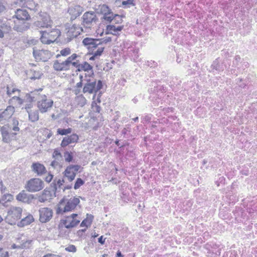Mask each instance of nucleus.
<instances>
[{
  "label": "nucleus",
  "mask_w": 257,
  "mask_h": 257,
  "mask_svg": "<svg viewBox=\"0 0 257 257\" xmlns=\"http://www.w3.org/2000/svg\"><path fill=\"white\" fill-rule=\"evenodd\" d=\"M53 100L46 95L40 96L37 101V107L39 111L42 113H46L50 111L53 105Z\"/></svg>",
  "instance_id": "obj_3"
},
{
  "label": "nucleus",
  "mask_w": 257,
  "mask_h": 257,
  "mask_svg": "<svg viewBox=\"0 0 257 257\" xmlns=\"http://www.w3.org/2000/svg\"><path fill=\"white\" fill-rule=\"evenodd\" d=\"M95 51L91 52V53H93L97 57L101 56L104 49V47L102 45H99Z\"/></svg>",
  "instance_id": "obj_40"
},
{
  "label": "nucleus",
  "mask_w": 257,
  "mask_h": 257,
  "mask_svg": "<svg viewBox=\"0 0 257 257\" xmlns=\"http://www.w3.org/2000/svg\"><path fill=\"white\" fill-rule=\"evenodd\" d=\"M65 160L67 162H70L72 161L73 156L72 154L68 152H66L64 153Z\"/></svg>",
  "instance_id": "obj_45"
},
{
  "label": "nucleus",
  "mask_w": 257,
  "mask_h": 257,
  "mask_svg": "<svg viewBox=\"0 0 257 257\" xmlns=\"http://www.w3.org/2000/svg\"><path fill=\"white\" fill-rule=\"evenodd\" d=\"M21 90L17 88L11 89L9 87H7V94L10 97L12 94H15L9 100V103L10 105H15L16 106H20L23 103V99L20 97Z\"/></svg>",
  "instance_id": "obj_6"
},
{
  "label": "nucleus",
  "mask_w": 257,
  "mask_h": 257,
  "mask_svg": "<svg viewBox=\"0 0 257 257\" xmlns=\"http://www.w3.org/2000/svg\"><path fill=\"white\" fill-rule=\"evenodd\" d=\"M65 250L69 252H75L77 249L75 245L71 244L66 247Z\"/></svg>",
  "instance_id": "obj_48"
},
{
  "label": "nucleus",
  "mask_w": 257,
  "mask_h": 257,
  "mask_svg": "<svg viewBox=\"0 0 257 257\" xmlns=\"http://www.w3.org/2000/svg\"><path fill=\"white\" fill-rule=\"evenodd\" d=\"M123 28V26H115L114 25H109L106 26L107 34H110L113 35H117Z\"/></svg>",
  "instance_id": "obj_25"
},
{
  "label": "nucleus",
  "mask_w": 257,
  "mask_h": 257,
  "mask_svg": "<svg viewBox=\"0 0 257 257\" xmlns=\"http://www.w3.org/2000/svg\"><path fill=\"white\" fill-rule=\"evenodd\" d=\"M15 17L16 21H27L30 19L28 12L24 9H18L15 12Z\"/></svg>",
  "instance_id": "obj_20"
},
{
  "label": "nucleus",
  "mask_w": 257,
  "mask_h": 257,
  "mask_svg": "<svg viewBox=\"0 0 257 257\" xmlns=\"http://www.w3.org/2000/svg\"><path fill=\"white\" fill-rule=\"evenodd\" d=\"M9 253L8 251L4 250L3 248H0V257H9Z\"/></svg>",
  "instance_id": "obj_50"
},
{
  "label": "nucleus",
  "mask_w": 257,
  "mask_h": 257,
  "mask_svg": "<svg viewBox=\"0 0 257 257\" xmlns=\"http://www.w3.org/2000/svg\"><path fill=\"white\" fill-rule=\"evenodd\" d=\"M17 4L33 11L36 9L37 6L33 0H18Z\"/></svg>",
  "instance_id": "obj_21"
},
{
  "label": "nucleus",
  "mask_w": 257,
  "mask_h": 257,
  "mask_svg": "<svg viewBox=\"0 0 257 257\" xmlns=\"http://www.w3.org/2000/svg\"><path fill=\"white\" fill-rule=\"evenodd\" d=\"M64 183V180L59 179L57 180L56 183L55 184V189H57L58 188H60L61 186L63 185Z\"/></svg>",
  "instance_id": "obj_49"
},
{
  "label": "nucleus",
  "mask_w": 257,
  "mask_h": 257,
  "mask_svg": "<svg viewBox=\"0 0 257 257\" xmlns=\"http://www.w3.org/2000/svg\"><path fill=\"white\" fill-rule=\"evenodd\" d=\"M33 56L37 61H47L51 57L49 51L47 50H38L33 48Z\"/></svg>",
  "instance_id": "obj_14"
},
{
  "label": "nucleus",
  "mask_w": 257,
  "mask_h": 257,
  "mask_svg": "<svg viewBox=\"0 0 257 257\" xmlns=\"http://www.w3.org/2000/svg\"><path fill=\"white\" fill-rule=\"evenodd\" d=\"M13 196L9 193H4V195L2 197V200L6 202H10L13 200Z\"/></svg>",
  "instance_id": "obj_37"
},
{
  "label": "nucleus",
  "mask_w": 257,
  "mask_h": 257,
  "mask_svg": "<svg viewBox=\"0 0 257 257\" xmlns=\"http://www.w3.org/2000/svg\"><path fill=\"white\" fill-rule=\"evenodd\" d=\"M116 257H123V255L122 254V253H121V252L120 251H117V252H116Z\"/></svg>",
  "instance_id": "obj_62"
},
{
  "label": "nucleus",
  "mask_w": 257,
  "mask_h": 257,
  "mask_svg": "<svg viewBox=\"0 0 257 257\" xmlns=\"http://www.w3.org/2000/svg\"><path fill=\"white\" fill-rule=\"evenodd\" d=\"M79 198L76 197L64 196L60 200L56 207V213L57 215H64L73 211L79 204Z\"/></svg>",
  "instance_id": "obj_1"
},
{
  "label": "nucleus",
  "mask_w": 257,
  "mask_h": 257,
  "mask_svg": "<svg viewBox=\"0 0 257 257\" xmlns=\"http://www.w3.org/2000/svg\"><path fill=\"white\" fill-rule=\"evenodd\" d=\"M16 198L18 201L29 203L31 200L33 199V195L28 194L25 191H22L17 195Z\"/></svg>",
  "instance_id": "obj_23"
},
{
  "label": "nucleus",
  "mask_w": 257,
  "mask_h": 257,
  "mask_svg": "<svg viewBox=\"0 0 257 257\" xmlns=\"http://www.w3.org/2000/svg\"><path fill=\"white\" fill-rule=\"evenodd\" d=\"M80 65V63L77 59L75 60L72 62V63H71V65L76 68V71H78V68H79Z\"/></svg>",
  "instance_id": "obj_53"
},
{
  "label": "nucleus",
  "mask_w": 257,
  "mask_h": 257,
  "mask_svg": "<svg viewBox=\"0 0 257 257\" xmlns=\"http://www.w3.org/2000/svg\"><path fill=\"white\" fill-rule=\"evenodd\" d=\"M53 157L55 159L59 160L61 158L62 156L60 152L58 150L55 149L53 153Z\"/></svg>",
  "instance_id": "obj_47"
},
{
  "label": "nucleus",
  "mask_w": 257,
  "mask_h": 257,
  "mask_svg": "<svg viewBox=\"0 0 257 257\" xmlns=\"http://www.w3.org/2000/svg\"><path fill=\"white\" fill-rule=\"evenodd\" d=\"M19 121L18 119L16 118H14L12 119V123L10 125V128L11 129L15 132L14 134L16 135L17 133V132H19L20 128L19 127Z\"/></svg>",
  "instance_id": "obj_30"
},
{
  "label": "nucleus",
  "mask_w": 257,
  "mask_h": 257,
  "mask_svg": "<svg viewBox=\"0 0 257 257\" xmlns=\"http://www.w3.org/2000/svg\"><path fill=\"white\" fill-rule=\"evenodd\" d=\"M85 77L82 92L84 94H94L93 99H94L96 93L102 88V82L100 80L97 81L93 76L87 77L86 73L85 74Z\"/></svg>",
  "instance_id": "obj_2"
},
{
  "label": "nucleus",
  "mask_w": 257,
  "mask_h": 257,
  "mask_svg": "<svg viewBox=\"0 0 257 257\" xmlns=\"http://www.w3.org/2000/svg\"><path fill=\"white\" fill-rule=\"evenodd\" d=\"M53 178V175L51 174H49L45 178V181L47 182H50Z\"/></svg>",
  "instance_id": "obj_56"
},
{
  "label": "nucleus",
  "mask_w": 257,
  "mask_h": 257,
  "mask_svg": "<svg viewBox=\"0 0 257 257\" xmlns=\"http://www.w3.org/2000/svg\"><path fill=\"white\" fill-rule=\"evenodd\" d=\"M113 16L114 15L113 13L111 12L109 13L106 14V15H104L103 16V19L106 22L110 23L112 22Z\"/></svg>",
  "instance_id": "obj_41"
},
{
  "label": "nucleus",
  "mask_w": 257,
  "mask_h": 257,
  "mask_svg": "<svg viewBox=\"0 0 257 257\" xmlns=\"http://www.w3.org/2000/svg\"><path fill=\"white\" fill-rule=\"evenodd\" d=\"M30 24L26 21H15L13 29L18 32L23 33L29 29Z\"/></svg>",
  "instance_id": "obj_16"
},
{
  "label": "nucleus",
  "mask_w": 257,
  "mask_h": 257,
  "mask_svg": "<svg viewBox=\"0 0 257 257\" xmlns=\"http://www.w3.org/2000/svg\"><path fill=\"white\" fill-rule=\"evenodd\" d=\"M47 192L49 193V192L44 190L42 195L38 197V200L39 202L44 203L48 200L47 198L46 197Z\"/></svg>",
  "instance_id": "obj_44"
},
{
  "label": "nucleus",
  "mask_w": 257,
  "mask_h": 257,
  "mask_svg": "<svg viewBox=\"0 0 257 257\" xmlns=\"http://www.w3.org/2000/svg\"><path fill=\"white\" fill-rule=\"evenodd\" d=\"M71 49L69 48H65L60 50V53L56 55V58H59L61 56L66 57L71 54Z\"/></svg>",
  "instance_id": "obj_33"
},
{
  "label": "nucleus",
  "mask_w": 257,
  "mask_h": 257,
  "mask_svg": "<svg viewBox=\"0 0 257 257\" xmlns=\"http://www.w3.org/2000/svg\"><path fill=\"white\" fill-rule=\"evenodd\" d=\"M111 39L110 37H108L103 40H102V45L103 44H106L107 42L111 41Z\"/></svg>",
  "instance_id": "obj_59"
},
{
  "label": "nucleus",
  "mask_w": 257,
  "mask_h": 257,
  "mask_svg": "<svg viewBox=\"0 0 257 257\" xmlns=\"http://www.w3.org/2000/svg\"><path fill=\"white\" fill-rule=\"evenodd\" d=\"M91 108L92 111L95 112L99 113L100 112L101 107L98 104H97L95 101H93L92 102Z\"/></svg>",
  "instance_id": "obj_39"
},
{
  "label": "nucleus",
  "mask_w": 257,
  "mask_h": 257,
  "mask_svg": "<svg viewBox=\"0 0 257 257\" xmlns=\"http://www.w3.org/2000/svg\"><path fill=\"white\" fill-rule=\"evenodd\" d=\"M68 12L71 16V19H75L82 12V8L79 6L70 7Z\"/></svg>",
  "instance_id": "obj_22"
},
{
  "label": "nucleus",
  "mask_w": 257,
  "mask_h": 257,
  "mask_svg": "<svg viewBox=\"0 0 257 257\" xmlns=\"http://www.w3.org/2000/svg\"><path fill=\"white\" fill-rule=\"evenodd\" d=\"M26 97L27 100L30 102L34 101L36 100L35 97L31 95L30 94H26Z\"/></svg>",
  "instance_id": "obj_55"
},
{
  "label": "nucleus",
  "mask_w": 257,
  "mask_h": 257,
  "mask_svg": "<svg viewBox=\"0 0 257 257\" xmlns=\"http://www.w3.org/2000/svg\"><path fill=\"white\" fill-rule=\"evenodd\" d=\"M82 43L90 53L93 52L99 45H102V40L86 37L83 40Z\"/></svg>",
  "instance_id": "obj_11"
},
{
  "label": "nucleus",
  "mask_w": 257,
  "mask_h": 257,
  "mask_svg": "<svg viewBox=\"0 0 257 257\" xmlns=\"http://www.w3.org/2000/svg\"><path fill=\"white\" fill-rule=\"evenodd\" d=\"M31 107H32V104L30 103L28 104L27 106H26L25 109L28 113L30 112V111H29V110L31 109Z\"/></svg>",
  "instance_id": "obj_61"
},
{
  "label": "nucleus",
  "mask_w": 257,
  "mask_h": 257,
  "mask_svg": "<svg viewBox=\"0 0 257 257\" xmlns=\"http://www.w3.org/2000/svg\"><path fill=\"white\" fill-rule=\"evenodd\" d=\"M52 21L50 16L47 13H42L40 15L39 19L35 22L33 26L36 29L51 28Z\"/></svg>",
  "instance_id": "obj_7"
},
{
  "label": "nucleus",
  "mask_w": 257,
  "mask_h": 257,
  "mask_svg": "<svg viewBox=\"0 0 257 257\" xmlns=\"http://www.w3.org/2000/svg\"><path fill=\"white\" fill-rule=\"evenodd\" d=\"M83 85L84 86V82L80 81L76 84V86L77 88H81Z\"/></svg>",
  "instance_id": "obj_60"
},
{
  "label": "nucleus",
  "mask_w": 257,
  "mask_h": 257,
  "mask_svg": "<svg viewBox=\"0 0 257 257\" xmlns=\"http://www.w3.org/2000/svg\"><path fill=\"white\" fill-rule=\"evenodd\" d=\"M76 175L70 169V167H67L64 171L65 177L67 178L70 182L72 181L75 179Z\"/></svg>",
  "instance_id": "obj_28"
},
{
  "label": "nucleus",
  "mask_w": 257,
  "mask_h": 257,
  "mask_svg": "<svg viewBox=\"0 0 257 257\" xmlns=\"http://www.w3.org/2000/svg\"><path fill=\"white\" fill-rule=\"evenodd\" d=\"M82 71L86 72L87 73H86L87 77H88L94 76L93 67L87 62L80 63L79 68H78V71L80 72Z\"/></svg>",
  "instance_id": "obj_18"
},
{
  "label": "nucleus",
  "mask_w": 257,
  "mask_h": 257,
  "mask_svg": "<svg viewBox=\"0 0 257 257\" xmlns=\"http://www.w3.org/2000/svg\"><path fill=\"white\" fill-rule=\"evenodd\" d=\"M93 218V215H92V214H87L86 218L81 222L80 224V226L88 227V226H90L92 222Z\"/></svg>",
  "instance_id": "obj_29"
},
{
  "label": "nucleus",
  "mask_w": 257,
  "mask_h": 257,
  "mask_svg": "<svg viewBox=\"0 0 257 257\" xmlns=\"http://www.w3.org/2000/svg\"><path fill=\"white\" fill-rule=\"evenodd\" d=\"M1 132L3 137V140L6 143L10 141L9 132L8 127L5 125L1 127Z\"/></svg>",
  "instance_id": "obj_27"
},
{
  "label": "nucleus",
  "mask_w": 257,
  "mask_h": 257,
  "mask_svg": "<svg viewBox=\"0 0 257 257\" xmlns=\"http://www.w3.org/2000/svg\"><path fill=\"white\" fill-rule=\"evenodd\" d=\"M28 114L29 120L32 122H35L39 119V113L37 110H31Z\"/></svg>",
  "instance_id": "obj_32"
},
{
  "label": "nucleus",
  "mask_w": 257,
  "mask_h": 257,
  "mask_svg": "<svg viewBox=\"0 0 257 257\" xmlns=\"http://www.w3.org/2000/svg\"><path fill=\"white\" fill-rule=\"evenodd\" d=\"M81 25L86 28H91L98 21L96 14L94 12H85L81 18Z\"/></svg>",
  "instance_id": "obj_8"
},
{
  "label": "nucleus",
  "mask_w": 257,
  "mask_h": 257,
  "mask_svg": "<svg viewBox=\"0 0 257 257\" xmlns=\"http://www.w3.org/2000/svg\"><path fill=\"white\" fill-rule=\"evenodd\" d=\"M80 57V56L77 55V54L73 53L71 56H69L66 60L65 61L67 62L68 65L70 67L71 65V63L76 60L78 58Z\"/></svg>",
  "instance_id": "obj_34"
},
{
  "label": "nucleus",
  "mask_w": 257,
  "mask_h": 257,
  "mask_svg": "<svg viewBox=\"0 0 257 257\" xmlns=\"http://www.w3.org/2000/svg\"><path fill=\"white\" fill-rule=\"evenodd\" d=\"M84 184V181L81 178H77L75 181L74 186V189H78L81 186L83 185Z\"/></svg>",
  "instance_id": "obj_42"
},
{
  "label": "nucleus",
  "mask_w": 257,
  "mask_h": 257,
  "mask_svg": "<svg viewBox=\"0 0 257 257\" xmlns=\"http://www.w3.org/2000/svg\"><path fill=\"white\" fill-rule=\"evenodd\" d=\"M40 32L41 35L40 37L41 41L43 44H50L53 43L60 35V31L58 29H53L50 32L40 30Z\"/></svg>",
  "instance_id": "obj_4"
},
{
  "label": "nucleus",
  "mask_w": 257,
  "mask_h": 257,
  "mask_svg": "<svg viewBox=\"0 0 257 257\" xmlns=\"http://www.w3.org/2000/svg\"><path fill=\"white\" fill-rule=\"evenodd\" d=\"M15 109L14 106L9 105L7 108L3 110L0 109V123L4 124L12 116Z\"/></svg>",
  "instance_id": "obj_13"
},
{
  "label": "nucleus",
  "mask_w": 257,
  "mask_h": 257,
  "mask_svg": "<svg viewBox=\"0 0 257 257\" xmlns=\"http://www.w3.org/2000/svg\"><path fill=\"white\" fill-rule=\"evenodd\" d=\"M39 221L41 223H47L50 221L53 215V210L48 207H41L39 209Z\"/></svg>",
  "instance_id": "obj_12"
},
{
  "label": "nucleus",
  "mask_w": 257,
  "mask_h": 257,
  "mask_svg": "<svg viewBox=\"0 0 257 257\" xmlns=\"http://www.w3.org/2000/svg\"><path fill=\"white\" fill-rule=\"evenodd\" d=\"M83 31L82 27H80L76 25H73L71 27L68 29V30L66 33V38L68 41H70L74 38H76L81 32Z\"/></svg>",
  "instance_id": "obj_15"
},
{
  "label": "nucleus",
  "mask_w": 257,
  "mask_h": 257,
  "mask_svg": "<svg viewBox=\"0 0 257 257\" xmlns=\"http://www.w3.org/2000/svg\"><path fill=\"white\" fill-rule=\"evenodd\" d=\"M78 139V136L76 134H73L69 136L64 137L61 142V146L62 147H66L70 144L77 142Z\"/></svg>",
  "instance_id": "obj_19"
},
{
  "label": "nucleus",
  "mask_w": 257,
  "mask_h": 257,
  "mask_svg": "<svg viewBox=\"0 0 257 257\" xmlns=\"http://www.w3.org/2000/svg\"><path fill=\"white\" fill-rule=\"evenodd\" d=\"M98 241L100 244H103L105 242V238H103V236H101L98 238Z\"/></svg>",
  "instance_id": "obj_57"
},
{
  "label": "nucleus",
  "mask_w": 257,
  "mask_h": 257,
  "mask_svg": "<svg viewBox=\"0 0 257 257\" xmlns=\"http://www.w3.org/2000/svg\"><path fill=\"white\" fill-rule=\"evenodd\" d=\"M78 214L72 213L69 216H66L60 220L59 227H64L67 229L73 228L80 222V220L77 218Z\"/></svg>",
  "instance_id": "obj_5"
},
{
  "label": "nucleus",
  "mask_w": 257,
  "mask_h": 257,
  "mask_svg": "<svg viewBox=\"0 0 257 257\" xmlns=\"http://www.w3.org/2000/svg\"><path fill=\"white\" fill-rule=\"evenodd\" d=\"M32 168L33 171L39 176L42 175L46 172L44 166L39 163H33L32 165Z\"/></svg>",
  "instance_id": "obj_24"
},
{
  "label": "nucleus",
  "mask_w": 257,
  "mask_h": 257,
  "mask_svg": "<svg viewBox=\"0 0 257 257\" xmlns=\"http://www.w3.org/2000/svg\"><path fill=\"white\" fill-rule=\"evenodd\" d=\"M68 167H70V169L72 170V171L76 174L77 172L79 171V170L81 168V166L78 165H71L68 166Z\"/></svg>",
  "instance_id": "obj_46"
},
{
  "label": "nucleus",
  "mask_w": 257,
  "mask_h": 257,
  "mask_svg": "<svg viewBox=\"0 0 257 257\" xmlns=\"http://www.w3.org/2000/svg\"><path fill=\"white\" fill-rule=\"evenodd\" d=\"M79 79H80V81H82V82H84V79L85 78V77L84 78L83 75H79Z\"/></svg>",
  "instance_id": "obj_63"
},
{
  "label": "nucleus",
  "mask_w": 257,
  "mask_h": 257,
  "mask_svg": "<svg viewBox=\"0 0 257 257\" xmlns=\"http://www.w3.org/2000/svg\"><path fill=\"white\" fill-rule=\"evenodd\" d=\"M53 68L57 71H66L70 69L65 60L61 61V60L54 61Z\"/></svg>",
  "instance_id": "obj_17"
},
{
  "label": "nucleus",
  "mask_w": 257,
  "mask_h": 257,
  "mask_svg": "<svg viewBox=\"0 0 257 257\" xmlns=\"http://www.w3.org/2000/svg\"><path fill=\"white\" fill-rule=\"evenodd\" d=\"M44 188V182L39 178H32L26 185V189L30 192H36Z\"/></svg>",
  "instance_id": "obj_9"
},
{
  "label": "nucleus",
  "mask_w": 257,
  "mask_h": 257,
  "mask_svg": "<svg viewBox=\"0 0 257 257\" xmlns=\"http://www.w3.org/2000/svg\"><path fill=\"white\" fill-rule=\"evenodd\" d=\"M127 5H132L133 6H135V4L134 3V0H127L122 2V5L123 6H125Z\"/></svg>",
  "instance_id": "obj_52"
},
{
  "label": "nucleus",
  "mask_w": 257,
  "mask_h": 257,
  "mask_svg": "<svg viewBox=\"0 0 257 257\" xmlns=\"http://www.w3.org/2000/svg\"><path fill=\"white\" fill-rule=\"evenodd\" d=\"M7 188L4 186L3 182L1 179H0V190L2 194H4L5 193L6 191Z\"/></svg>",
  "instance_id": "obj_54"
},
{
  "label": "nucleus",
  "mask_w": 257,
  "mask_h": 257,
  "mask_svg": "<svg viewBox=\"0 0 257 257\" xmlns=\"http://www.w3.org/2000/svg\"><path fill=\"white\" fill-rule=\"evenodd\" d=\"M34 220V218L32 214H28L26 217L23 218L18 223V225L20 227H24L25 226L30 224Z\"/></svg>",
  "instance_id": "obj_26"
},
{
  "label": "nucleus",
  "mask_w": 257,
  "mask_h": 257,
  "mask_svg": "<svg viewBox=\"0 0 257 257\" xmlns=\"http://www.w3.org/2000/svg\"><path fill=\"white\" fill-rule=\"evenodd\" d=\"M22 209L19 207H11L8 212L6 219L12 224L21 218Z\"/></svg>",
  "instance_id": "obj_10"
},
{
  "label": "nucleus",
  "mask_w": 257,
  "mask_h": 257,
  "mask_svg": "<svg viewBox=\"0 0 257 257\" xmlns=\"http://www.w3.org/2000/svg\"><path fill=\"white\" fill-rule=\"evenodd\" d=\"M92 54V56L90 57L89 60L91 61L94 60L95 58L97 57L96 56H95V55L93 53H91Z\"/></svg>",
  "instance_id": "obj_64"
},
{
  "label": "nucleus",
  "mask_w": 257,
  "mask_h": 257,
  "mask_svg": "<svg viewBox=\"0 0 257 257\" xmlns=\"http://www.w3.org/2000/svg\"><path fill=\"white\" fill-rule=\"evenodd\" d=\"M58 165V162L56 161H53L51 163L50 165L53 168H55Z\"/></svg>",
  "instance_id": "obj_58"
},
{
  "label": "nucleus",
  "mask_w": 257,
  "mask_h": 257,
  "mask_svg": "<svg viewBox=\"0 0 257 257\" xmlns=\"http://www.w3.org/2000/svg\"><path fill=\"white\" fill-rule=\"evenodd\" d=\"M122 21V18L120 15H114L113 16L112 24H119Z\"/></svg>",
  "instance_id": "obj_43"
},
{
  "label": "nucleus",
  "mask_w": 257,
  "mask_h": 257,
  "mask_svg": "<svg viewBox=\"0 0 257 257\" xmlns=\"http://www.w3.org/2000/svg\"><path fill=\"white\" fill-rule=\"evenodd\" d=\"M75 101L78 106L83 107L86 103V99L82 94H80L76 97Z\"/></svg>",
  "instance_id": "obj_31"
},
{
  "label": "nucleus",
  "mask_w": 257,
  "mask_h": 257,
  "mask_svg": "<svg viewBox=\"0 0 257 257\" xmlns=\"http://www.w3.org/2000/svg\"><path fill=\"white\" fill-rule=\"evenodd\" d=\"M100 13L103 15V16L111 12V10L109 9L108 7L105 5H103L100 6Z\"/></svg>",
  "instance_id": "obj_38"
},
{
  "label": "nucleus",
  "mask_w": 257,
  "mask_h": 257,
  "mask_svg": "<svg viewBox=\"0 0 257 257\" xmlns=\"http://www.w3.org/2000/svg\"><path fill=\"white\" fill-rule=\"evenodd\" d=\"M71 132L72 128L70 127L68 128H58L57 131V134L61 136H66L70 134Z\"/></svg>",
  "instance_id": "obj_36"
},
{
  "label": "nucleus",
  "mask_w": 257,
  "mask_h": 257,
  "mask_svg": "<svg viewBox=\"0 0 257 257\" xmlns=\"http://www.w3.org/2000/svg\"><path fill=\"white\" fill-rule=\"evenodd\" d=\"M32 241L33 240L32 239H24L22 240L21 242V247L23 248H29L31 245Z\"/></svg>",
  "instance_id": "obj_35"
},
{
  "label": "nucleus",
  "mask_w": 257,
  "mask_h": 257,
  "mask_svg": "<svg viewBox=\"0 0 257 257\" xmlns=\"http://www.w3.org/2000/svg\"><path fill=\"white\" fill-rule=\"evenodd\" d=\"M7 27V25L6 24L3 23L0 25V38H2L4 37V34L3 31V29H4L5 28H6Z\"/></svg>",
  "instance_id": "obj_51"
}]
</instances>
